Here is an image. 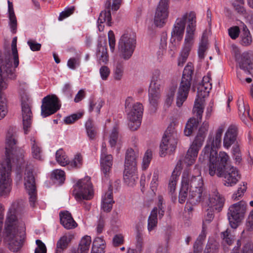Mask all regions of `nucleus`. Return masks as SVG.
Returning a JSON list of instances; mask_svg holds the SVG:
<instances>
[{
    "label": "nucleus",
    "mask_w": 253,
    "mask_h": 253,
    "mask_svg": "<svg viewBox=\"0 0 253 253\" xmlns=\"http://www.w3.org/2000/svg\"><path fill=\"white\" fill-rule=\"evenodd\" d=\"M91 242L89 236L83 237L80 241L78 249V253H88Z\"/></svg>",
    "instance_id": "nucleus-38"
},
{
    "label": "nucleus",
    "mask_w": 253,
    "mask_h": 253,
    "mask_svg": "<svg viewBox=\"0 0 253 253\" xmlns=\"http://www.w3.org/2000/svg\"><path fill=\"white\" fill-rule=\"evenodd\" d=\"M219 159L217 160L213 155L211 157L209 174L211 176L216 174L217 176L223 178L224 184L226 186H234L240 179L238 169L233 166L227 167L229 156L226 152L220 151Z\"/></svg>",
    "instance_id": "nucleus-2"
},
{
    "label": "nucleus",
    "mask_w": 253,
    "mask_h": 253,
    "mask_svg": "<svg viewBox=\"0 0 253 253\" xmlns=\"http://www.w3.org/2000/svg\"><path fill=\"white\" fill-rule=\"evenodd\" d=\"M240 30L238 27L234 26L228 29V34L232 39H236L239 35Z\"/></svg>",
    "instance_id": "nucleus-57"
},
{
    "label": "nucleus",
    "mask_w": 253,
    "mask_h": 253,
    "mask_svg": "<svg viewBox=\"0 0 253 253\" xmlns=\"http://www.w3.org/2000/svg\"><path fill=\"white\" fill-rule=\"evenodd\" d=\"M217 243L215 241L212 243L209 242L207 245V253H217Z\"/></svg>",
    "instance_id": "nucleus-61"
},
{
    "label": "nucleus",
    "mask_w": 253,
    "mask_h": 253,
    "mask_svg": "<svg viewBox=\"0 0 253 253\" xmlns=\"http://www.w3.org/2000/svg\"><path fill=\"white\" fill-rule=\"evenodd\" d=\"M60 105L56 96L48 95L42 99L41 106V115L43 117H46L55 113L60 109Z\"/></svg>",
    "instance_id": "nucleus-21"
},
{
    "label": "nucleus",
    "mask_w": 253,
    "mask_h": 253,
    "mask_svg": "<svg viewBox=\"0 0 253 253\" xmlns=\"http://www.w3.org/2000/svg\"><path fill=\"white\" fill-rule=\"evenodd\" d=\"M125 109L127 112V118L129 121V128L132 130H136L141 124L143 113L142 104L139 102H135L132 97H128L126 100Z\"/></svg>",
    "instance_id": "nucleus-10"
},
{
    "label": "nucleus",
    "mask_w": 253,
    "mask_h": 253,
    "mask_svg": "<svg viewBox=\"0 0 253 253\" xmlns=\"http://www.w3.org/2000/svg\"><path fill=\"white\" fill-rule=\"evenodd\" d=\"M206 239V235L203 230L202 234L198 237L194 245V253H201L203 245Z\"/></svg>",
    "instance_id": "nucleus-42"
},
{
    "label": "nucleus",
    "mask_w": 253,
    "mask_h": 253,
    "mask_svg": "<svg viewBox=\"0 0 253 253\" xmlns=\"http://www.w3.org/2000/svg\"><path fill=\"white\" fill-rule=\"evenodd\" d=\"M136 38L133 33L124 34L118 42V52L121 58L127 60L131 58L136 46Z\"/></svg>",
    "instance_id": "nucleus-14"
},
{
    "label": "nucleus",
    "mask_w": 253,
    "mask_h": 253,
    "mask_svg": "<svg viewBox=\"0 0 253 253\" xmlns=\"http://www.w3.org/2000/svg\"><path fill=\"white\" fill-rule=\"evenodd\" d=\"M7 101L5 96H0V120L7 113Z\"/></svg>",
    "instance_id": "nucleus-47"
},
{
    "label": "nucleus",
    "mask_w": 253,
    "mask_h": 253,
    "mask_svg": "<svg viewBox=\"0 0 253 253\" xmlns=\"http://www.w3.org/2000/svg\"><path fill=\"white\" fill-rule=\"evenodd\" d=\"M187 20L188 25L185 39L190 36L191 41H194V34L196 23V14L193 11H190L185 13L181 17L176 19L171 33L170 40L171 42H175L176 39L178 42H180L182 40Z\"/></svg>",
    "instance_id": "nucleus-5"
},
{
    "label": "nucleus",
    "mask_w": 253,
    "mask_h": 253,
    "mask_svg": "<svg viewBox=\"0 0 253 253\" xmlns=\"http://www.w3.org/2000/svg\"><path fill=\"white\" fill-rule=\"evenodd\" d=\"M124 72V63L122 61L114 59V78L115 80L120 81L123 78Z\"/></svg>",
    "instance_id": "nucleus-36"
},
{
    "label": "nucleus",
    "mask_w": 253,
    "mask_h": 253,
    "mask_svg": "<svg viewBox=\"0 0 253 253\" xmlns=\"http://www.w3.org/2000/svg\"><path fill=\"white\" fill-rule=\"evenodd\" d=\"M169 0H160L156 9L154 23L157 27H162L166 23L169 16Z\"/></svg>",
    "instance_id": "nucleus-22"
},
{
    "label": "nucleus",
    "mask_w": 253,
    "mask_h": 253,
    "mask_svg": "<svg viewBox=\"0 0 253 253\" xmlns=\"http://www.w3.org/2000/svg\"><path fill=\"white\" fill-rule=\"evenodd\" d=\"M16 43L17 37H14L11 43L12 55H11L9 53H6L7 54H9L10 55L11 61L12 62V60H13V65L15 68H17L19 64V60ZM2 53H3V52Z\"/></svg>",
    "instance_id": "nucleus-40"
},
{
    "label": "nucleus",
    "mask_w": 253,
    "mask_h": 253,
    "mask_svg": "<svg viewBox=\"0 0 253 253\" xmlns=\"http://www.w3.org/2000/svg\"><path fill=\"white\" fill-rule=\"evenodd\" d=\"M16 68L12 65L10 55L2 53L0 50V96H5L3 91L8 85L6 78L11 80L16 79Z\"/></svg>",
    "instance_id": "nucleus-7"
},
{
    "label": "nucleus",
    "mask_w": 253,
    "mask_h": 253,
    "mask_svg": "<svg viewBox=\"0 0 253 253\" xmlns=\"http://www.w3.org/2000/svg\"><path fill=\"white\" fill-rule=\"evenodd\" d=\"M204 181L200 175H191L189 170H185L182 174L181 187L179 194V202L182 204L187 197L193 199L192 202H200L202 200Z\"/></svg>",
    "instance_id": "nucleus-3"
},
{
    "label": "nucleus",
    "mask_w": 253,
    "mask_h": 253,
    "mask_svg": "<svg viewBox=\"0 0 253 253\" xmlns=\"http://www.w3.org/2000/svg\"><path fill=\"white\" fill-rule=\"evenodd\" d=\"M104 102L101 99H98L95 102H91L90 104L89 111H95L98 114L100 113V109L104 105Z\"/></svg>",
    "instance_id": "nucleus-53"
},
{
    "label": "nucleus",
    "mask_w": 253,
    "mask_h": 253,
    "mask_svg": "<svg viewBox=\"0 0 253 253\" xmlns=\"http://www.w3.org/2000/svg\"><path fill=\"white\" fill-rule=\"evenodd\" d=\"M158 224V209L157 208H154L151 211L147 221V230L149 233L154 231Z\"/></svg>",
    "instance_id": "nucleus-33"
},
{
    "label": "nucleus",
    "mask_w": 253,
    "mask_h": 253,
    "mask_svg": "<svg viewBox=\"0 0 253 253\" xmlns=\"http://www.w3.org/2000/svg\"><path fill=\"white\" fill-rule=\"evenodd\" d=\"M74 6L66 7L64 11L60 13L58 17V20L59 21H62L63 19L68 17L74 13Z\"/></svg>",
    "instance_id": "nucleus-54"
},
{
    "label": "nucleus",
    "mask_w": 253,
    "mask_h": 253,
    "mask_svg": "<svg viewBox=\"0 0 253 253\" xmlns=\"http://www.w3.org/2000/svg\"><path fill=\"white\" fill-rule=\"evenodd\" d=\"M61 224L67 229L76 228L78 224L72 217L71 214L67 211L61 212L59 214Z\"/></svg>",
    "instance_id": "nucleus-28"
},
{
    "label": "nucleus",
    "mask_w": 253,
    "mask_h": 253,
    "mask_svg": "<svg viewBox=\"0 0 253 253\" xmlns=\"http://www.w3.org/2000/svg\"><path fill=\"white\" fill-rule=\"evenodd\" d=\"M99 73L103 80H106L110 74V70L107 66H103L99 70Z\"/></svg>",
    "instance_id": "nucleus-59"
},
{
    "label": "nucleus",
    "mask_w": 253,
    "mask_h": 253,
    "mask_svg": "<svg viewBox=\"0 0 253 253\" xmlns=\"http://www.w3.org/2000/svg\"><path fill=\"white\" fill-rule=\"evenodd\" d=\"M96 55L100 64H107L109 60V56L105 46L98 44Z\"/></svg>",
    "instance_id": "nucleus-39"
},
{
    "label": "nucleus",
    "mask_w": 253,
    "mask_h": 253,
    "mask_svg": "<svg viewBox=\"0 0 253 253\" xmlns=\"http://www.w3.org/2000/svg\"><path fill=\"white\" fill-rule=\"evenodd\" d=\"M240 39V43L243 46H249L252 42V37L250 32H248L247 33L246 32L245 34H241Z\"/></svg>",
    "instance_id": "nucleus-50"
},
{
    "label": "nucleus",
    "mask_w": 253,
    "mask_h": 253,
    "mask_svg": "<svg viewBox=\"0 0 253 253\" xmlns=\"http://www.w3.org/2000/svg\"><path fill=\"white\" fill-rule=\"evenodd\" d=\"M206 52V38L205 32H203L201 39L199 42L198 49V55L200 59L204 60L205 58V54Z\"/></svg>",
    "instance_id": "nucleus-44"
},
{
    "label": "nucleus",
    "mask_w": 253,
    "mask_h": 253,
    "mask_svg": "<svg viewBox=\"0 0 253 253\" xmlns=\"http://www.w3.org/2000/svg\"><path fill=\"white\" fill-rule=\"evenodd\" d=\"M138 156V152L131 148L128 149L126 152L124 179L125 183L130 186L134 185L138 178L136 159Z\"/></svg>",
    "instance_id": "nucleus-8"
},
{
    "label": "nucleus",
    "mask_w": 253,
    "mask_h": 253,
    "mask_svg": "<svg viewBox=\"0 0 253 253\" xmlns=\"http://www.w3.org/2000/svg\"><path fill=\"white\" fill-rule=\"evenodd\" d=\"M8 13L9 19V26L11 31L13 33L16 32L17 28V20L14 14L13 4L11 2L8 1Z\"/></svg>",
    "instance_id": "nucleus-37"
},
{
    "label": "nucleus",
    "mask_w": 253,
    "mask_h": 253,
    "mask_svg": "<svg viewBox=\"0 0 253 253\" xmlns=\"http://www.w3.org/2000/svg\"><path fill=\"white\" fill-rule=\"evenodd\" d=\"M246 210V204L241 201L231 205L227 213L228 219L231 227L236 229L244 217Z\"/></svg>",
    "instance_id": "nucleus-19"
},
{
    "label": "nucleus",
    "mask_w": 253,
    "mask_h": 253,
    "mask_svg": "<svg viewBox=\"0 0 253 253\" xmlns=\"http://www.w3.org/2000/svg\"><path fill=\"white\" fill-rule=\"evenodd\" d=\"M225 128V125L221 124L215 130L214 133L211 131L209 134L207 143V153H210L209 164L210 163L211 157L212 155L215 156L217 160L219 159V153H217V149L221 146V138Z\"/></svg>",
    "instance_id": "nucleus-16"
},
{
    "label": "nucleus",
    "mask_w": 253,
    "mask_h": 253,
    "mask_svg": "<svg viewBox=\"0 0 253 253\" xmlns=\"http://www.w3.org/2000/svg\"><path fill=\"white\" fill-rule=\"evenodd\" d=\"M85 126L88 137L90 139H94L96 136V131L92 121L90 120H87Z\"/></svg>",
    "instance_id": "nucleus-45"
},
{
    "label": "nucleus",
    "mask_w": 253,
    "mask_h": 253,
    "mask_svg": "<svg viewBox=\"0 0 253 253\" xmlns=\"http://www.w3.org/2000/svg\"><path fill=\"white\" fill-rule=\"evenodd\" d=\"M111 14L110 10H105L101 11L100 13L98 21L97 27L99 31H102L104 30V23L107 26L111 25Z\"/></svg>",
    "instance_id": "nucleus-30"
},
{
    "label": "nucleus",
    "mask_w": 253,
    "mask_h": 253,
    "mask_svg": "<svg viewBox=\"0 0 253 253\" xmlns=\"http://www.w3.org/2000/svg\"><path fill=\"white\" fill-rule=\"evenodd\" d=\"M73 238V235L70 233L62 236L57 242L55 253H63Z\"/></svg>",
    "instance_id": "nucleus-31"
},
{
    "label": "nucleus",
    "mask_w": 253,
    "mask_h": 253,
    "mask_svg": "<svg viewBox=\"0 0 253 253\" xmlns=\"http://www.w3.org/2000/svg\"><path fill=\"white\" fill-rule=\"evenodd\" d=\"M237 106L238 108L239 115L244 123L247 124L248 119L252 120V117L250 115L249 106L245 105L243 101V97L240 96L237 101Z\"/></svg>",
    "instance_id": "nucleus-26"
},
{
    "label": "nucleus",
    "mask_w": 253,
    "mask_h": 253,
    "mask_svg": "<svg viewBox=\"0 0 253 253\" xmlns=\"http://www.w3.org/2000/svg\"><path fill=\"white\" fill-rule=\"evenodd\" d=\"M181 165L182 161L180 160L177 162L175 167V169L173 170L169 179L168 186V191L171 195H172L175 190L176 185L178 179V171H176V170L179 171L181 169Z\"/></svg>",
    "instance_id": "nucleus-29"
},
{
    "label": "nucleus",
    "mask_w": 253,
    "mask_h": 253,
    "mask_svg": "<svg viewBox=\"0 0 253 253\" xmlns=\"http://www.w3.org/2000/svg\"><path fill=\"white\" fill-rule=\"evenodd\" d=\"M158 182L159 174L157 172H154L150 184V187L153 191L156 190L159 184Z\"/></svg>",
    "instance_id": "nucleus-60"
},
{
    "label": "nucleus",
    "mask_w": 253,
    "mask_h": 253,
    "mask_svg": "<svg viewBox=\"0 0 253 253\" xmlns=\"http://www.w3.org/2000/svg\"><path fill=\"white\" fill-rule=\"evenodd\" d=\"M248 54H243L241 60L239 62V66L241 69L243 70L248 74H253V54L252 55V61Z\"/></svg>",
    "instance_id": "nucleus-27"
},
{
    "label": "nucleus",
    "mask_w": 253,
    "mask_h": 253,
    "mask_svg": "<svg viewBox=\"0 0 253 253\" xmlns=\"http://www.w3.org/2000/svg\"><path fill=\"white\" fill-rule=\"evenodd\" d=\"M56 161L62 166L68 164V159L62 149H59L56 153Z\"/></svg>",
    "instance_id": "nucleus-46"
},
{
    "label": "nucleus",
    "mask_w": 253,
    "mask_h": 253,
    "mask_svg": "<svg viewBox=\"0 0 253 253\" xmlns=\"http://www.w3.org/2000/svg\"><path fill=\"white\" fill-rule=\"evenodd\" d=\"M83 157L80 154H77L75 156L74 159L71 161L68 162L70 167L73 168H79L82 166Z\"/></svg>",
    "instance_id": "nucleus-52"
},
{
    "label": "nucleus",
    "mask_w": 253,
    "mask_h": 253,
    "mask_svg": "<svg viewBox=\"0 0 253 253\" xmlns=\"http://www.w3.org/2000/svg\"><path fill=\"white\" fill-rule=\"evenodd\" d=\"M224 199L219 195L216 190L210 194L208 209H207V222H211L214 218V211H220L224 204Z\"/></svg>",
    "instance_id": "nucleus-20"
},
{
    "label": "nucleus",
    "mask_w": 253,
    "mask_h": 253,
    "mask_svg": "<svg viewBox=\"0 0 253 253\" xmlns=\"http://www.w3.org/2000/svg\"><path fill=\"white\" fill-rule=\"evenodd\" d=\"M152 158V152L149 150H147L144 155L141 164V168L142 170H146L148 168Z\"/></svg>",
    "instance_id": "nucleus-49"
},
{
    "label": "nucleus",
    "mask_w": 253,
    "mask_h": 253,
    "mask_svg": "<svg viewBox=\"0 0 253 253\" xmlns=\"http://www.w3.org/2000/svg\"><path fill=\"white\" fill-rule=\"evenodd\" d=\"M206 87L198 88L197 95L193 109V113L197 116L190 118L187 121L184 130L186 136H190L195 130L201 122L203 113L205 109Z\"/></svg>",
    "instance_id": "nucleus-6"
},
{
    "label": "nucleus",
    "mask_w": 253,
    "mask_h": 253,
    "mask_svg": "<svg viewBox=\"0 0 253 253\" xmlns=\"http://www.w3.org/2000/svg\"><path fill=\"white\" fill-rule=\"evenodd\" d=\"M247 186L244 183L243 185L238 188L236 192L233 194L232 198L234 200H239L244 194V192L246 191Z\"/></svg>",
    "instance_id": "nucleus-55"
},
{
    "label": "nucleus",
    "mask_w": 253,
    "mask_h": 253,
    "mask_svg": "<svg viewBox=\"0 0 253 253\" xmlns=\"http://www.w3.org/2000/svg\"><path fill=\"white\" fill-rule=\"evenodd\" d=\"M82 116V114L81 113L74 114L65 117L64 121L66 124H71L81 118Z\"/></svg>",
    "instance_id": "nucleus-56"
},
{
    "label": "nucleus",
    "mask_w": 253,
    "mask_h": 253,
    "mask_svg": "<svg viewBox=\"0 0 253 253\" xmlns=\"http://www.w3.org/2000/svg\"><path fill=\"white\" fill-rule=\"evenodd\" d=\"M31 145V153L33 158L38 160H42V151L39 143L36 141L34 137L30 139Z\"/></svg>",
    "instance_id": "nucleus-34"
},
{
    "label": "nucleus",
    "mask_w": 253,
    "mask_h": 253,
    "mask_svg": "<svg viewBox=\"0 0 253 253\" xmlns=\"http://www.w3.org/2000/svg\"><path fill=\"white\" fill-rule=\"evenodd\" d=\"M17 136L15 129L10 127L5 137V159L0 162V196L7 195L10 191L11 162L21 165L23 162L24 155L17 150Z\"/></svg>",
    "instance_id": "nucleus-1"
},
{
    "label": "nucleus",
    "mask_w": 253,
    "mask_h": 253,
    "mask_svg": "<svg viewBox=\"0 0 253 253\" xmlns=\"http://www.w3.org/2000/svg\"><path fill=\"white\" fill-rule=\"evenodd\" d=\"M108 39H109V44L110 48V50L112 52H113L115 49L116 41L115 36L113 32L109 31L108 32Z\"/></svg>",
    "instance_id": "nucleus-63"
},
{
    "label": "nucleus",
    "mask_w": 253,
    "mask_h": 253,
    "mask_svg": "<svg viewBox=\"0 0 253 253\" xmlns=\"http://www.w3.org/2000/svg\"><path fill=\"white\" fill-rule=\"evenodd\" d=\"M74 194L77 200H88L93 197L92 185L89 176H86L77 182L75 185Z\"/></svg>",
    "instance_id": "nucleus-17"
},
{
    "label": "nucleus",
    "mask_w": 253,
    "mask_h": 253,
    "mask_svg": "<svg viewBox=\"0 0 253 253\" xmlns=\"http://www.w3.org/2000/svg\"><path fill=\"white\" fill-rule=\"evenodd\" d=\"M122 3V0H107L105 3V7L108 10L111 9L113 11H117L120 8Z\"/></svg>",
    "instance_id": "nucleus-48"
},
{
    "label": "nucleus",
    "mask_w": 253,
    "mask_h": 253,
    "mask_svg": "<svg viewBox=\"0 0 253 253\" xmlns=\"http://www.w3.org/2000/svg\"><path fill=\"white\" fill-rule=\"evenodd\" d=\"M178 140V134L173 124L168 127L160 145V156L164 157L168 153H172L175 149Z\"/></svg>",
    "instance_id": "nucleus-13"
},
{
    "label": "nucleus",
    "mask_w": 253,
    "mask_h": 253,
    "mask_svg": "<svg viewBox=\"0 0 253 253\" xmlns=\"http://www.w3.org/2000/svg\"><path fill=\"white\" fill-rule=\"evenodd\" d=\"M223 240L227 244L230 245L234 241V237L231 235L230 232L227 229L222 233Z\"/></svg>",
    "instance_id": "nucleus-58"
},
{
    "label": "nucleus",
    "mask_w": 253,
    "mask_h": 253,
    "mask_svg": "<svg viewBox=\"0 0 253 253\" xmlns=\"http://www.w3.org/2000/svg\"><path fill=\"white\" fill-rule=\"evenodd\" d=\"M176 88V86H172L167 91L165 100V107L169 108L171 105L173 101Z\"/></svg>",
    "instance_id": "nucleus-41"
},
{
    "label": "nucleus",
    "mask_w": 253,
    "mask_h": 253,
    "mask_svg": "<svg viewBox=\"0 0 253 253\" xmlns=\"http://www.w3.org/2000/svg\"><path fill=\"white\" fill-rule=\"evenodd\" d=\"M109 142L112 148L115 147L119 143L118 130L116 127L113 128L110 134Z\"/></svg>",
    "instance_id": "nucleus-43"
},
{
    "label": "nucleus",
    "mask_w": 253,
    "mask_h": 253,
    "mask_svg": "<svg viewBox=\"0 0 253 253\" xmlns=\"http://www.w3.org/2000/svg\"><path fill=\"white\" fill-rule=\"evenodd\" d=\"M101 170L104 176L107 178L111 170L113 165V157L111 155H108L106 149H103L100 156Z\"/></svg>",
    "instance_id": "nucleus-23"
},
{
    "label": "nucleus",
    "mask_w": 253,
    "mask_h": 253,
    "mask_svg": "<svg viewBox=\"0 0 253 253\" xmlns=\"http://www.w3.org/2000/svg\"><path fill=\"white\" fill-rule=\"evenodd\" d=\"M112 189L109 188L108 192L102 196L101 209L105 212L110 211L114 201L113 200Z\"/></svg>",
    "instance_id": "nucleus-32"
},
{
    "label": "nucleus",
    "mask_w": 253,
    "mask_h": 253,
    "mask_svg": "<svg viewBox=\"0 0 253 253\" xmlns=\"http://www.w3.org/2000/svg\"><path fill=\"white\" fill-rule=\"evenodd\" d=\"M38 247L35 249V253H46V248L43 243L40 240H36Z\"/></svg>",
    "instance_id": "nucleus-62"
},
{
    "label": "nucleus",
    "mask_w": 253,
    "mask_h": 253,
    "mask_svg": "<svg viewBox=\"0 0 253 253\" xmlns=\"http://www.w3.org/2000/svg\"><path fill=\"white\" fill-rule=\"evenodd\" d=\"M163 83L161 72L155 70L152 75L149 89V102L151 109L155 111L160 101L161 93L163 90Z\"/></svg>",
    "instance_id": "nucleus-12"
},
{
    "label": "nucleus",
    "mask_w": 253,
    "mask_h": 253,
    "mask_svg": "<svg viewBox=\"0 0 253 253\" xmlns=\"http://www.w3.org/2000/svg\"><path fill=\"white\" fill-rule=\"evenodd\" d=\"M52 177L57 180V182L62 184L65 179V172L60 169L54 170L52 172Z\"/></svg>",
    "instance_id": "nucleus-51"
},
{
    "label": "nucleus",
    "mask_w": 253,
    "mask_h": 253,
    "mask_svg": "<svg viewBox=\"0 0 253 253\" xmlns=\"http://www.w3.org/2000/svg\"><path fill=\"white\" fill-rule=\"evenodd\" d=\"M105 241L103 237H97L93 240L91 253H104Z\"/></svg>",
    "instance_id": "nucleus-35"
},
{
    "label": "nucleus",
    "mask_w": 253,
    "mask_h": 253,
    "mask_svg": "<svg viewBox=\"0 0 253 253\" xmlns=\"http://www.w3.org/2000/svg\"><path fill=\"white\" fill-rule=\"evenodd\" d=\"M193 44V41H191L190 36L184 40V44L180 52V56L178 58V66L182 67L186 62L189 56V52Z\"/></svg>",
    "instance_id": "nucleus-25"
},
{
    "label": "nucleus",
    "mask_w": 253,
    "mask_h": 253,
    "mask_svg": "<svg viewBox=\"0 0 253 253\" xmlns=\"http://www.w3.org/2000/svg\"><path fill=\"white\" fill-rule=\"evenodd\" d=\"M23 183L25 188L29 196V202L31 207H35L37 202V190L35 178L31 167L26 168Z\"/></svg>",
    "instance_id": "nucleus-18"
},
{
    "label": "nucleus",
    "mask_w": 253,
    "mask_h": 253,
    "mask_svg": "<svg viewBox=\"0 0 253 253\" xmlns=\"http://www.w3.org/2000/svg\"><path fill=\"white\" fill-rule=\"evenodd\" d=\"M206 132V126L203 123L199 128L194 141L188 149L187 154L183 160V163L187 166L193 165L197 157L200 147L203 144Z\"/></svg>",
    "instance_id": "nucleus-15"
},
{
    "label": "nucleus",
    "mask_w": 253,
    "mask_h": 253,
    "mask_svg": "<svg viewBox=\"0 0 253 253\" xmlns=\"http://www.w3.org/2000/svg\"><path fill=\"white\" fill-rule=\"evenodd\" d=\"M5 242L11 252H17L21 248L24 239V227L20 226L15 214L14 210H9L7 215L5 225Z\"/></svg>",
    "instance_id": "nucleus-4"
},
{
    "label": "nucleus",
    "mask_w": 253,
    "mask_h": 253,
    "mask_svg": "<svg viewBox=\"0 0 253 253\" xmlns=\"http://www.w3.org/2000/svg\"><path fill=\"white\" fill-rule=\"evenodd\" d=\"M193 72V64L188 62L184 69L181 81L177 93L176 104L178 107H180L187 98Z\"/></svg>",
    "instance_id": "nucleus-11"
},
{
    "label": "nucleus",
    "mask_w": 253,
    "mask_h": 253,
    "mask_svg": "<svg viewBox=\"0 0 253 253\" xmlns=\"http://www.w3.org/2000/svg\"><path fill=\"white\" fill-rule=\"evenodd\" d=\"M28 87L25 83L20 84L18 94L21 105L23 129L25 133L29 131L32 124V113L30 107V98L27 92Z\"/></svg>",
    "instance_id": "nucleus-9"
},
{
    "label": "nucleus",
    "mask_w": 253,
    "mask_h": 253,
    "mask_svg": "<svg viewBox=\"0 0 253 253\" xmlns=\"http://www.w3.org/2000/svg\"><path fill=\"white\" fill-rule=\"evenodd\" d=\"M238 129L236 126L231 125L226 131L224 137L223 145V147L228 149L233 145L237 139L238 135Z\"/></svg>",
    "instance_id": "nucleus-24"
},
{
    "label": "nucleus",
    "mask_w": 253,
    "mask_h": 253,
    "mask_svg": "<svg viewBox=\"0 0 253 253\" xmlns=\"http://www.w3.org/2000/svg\"><path fill=\"white\" fill-rule=\"evenodd\" d=\"M80 59L77 58H71L67 62L68 67L72 70L75 69L77 66L80 65Z\"/></svg>",
    "instance_id": "nucleus-64"
}]
</instances>
